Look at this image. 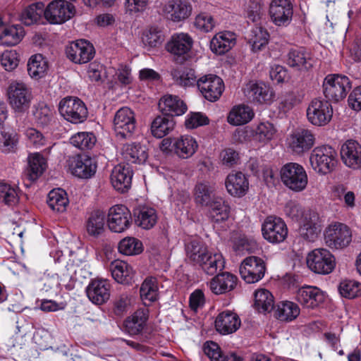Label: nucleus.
Here are the masks:
<instances>
[{"instance_id":"nucleus-1","label":"nucleus","mask_w":361,"mask_h":361,"mask_svg":"<svg viewBox=\"0 0 361 361\" xmlns=\"http://www.w3.org/2000/svg\"><path fill=\"white\" fill-rule=\"evenodd\" d=\"M282 183L294 192H301L305 189L308 178L307 173L301 165L290 162L283 165L280 171Z\"/></svg>"},{"instance_id":"nucleus-2","label":"nucleus","mask_w":361,"mask_h":361,"mask_svg":"<svg viewBox=\"0 0 361 361\" xmlns=\"http://www.w3.org/2000/svg\"><path fill=\"white\" fill-rule=\"evenodd\" d=\"M336 152L329 145L315 147L311 153L310 161L313 169L325 175L332 171L336 166Z\"/></svg>"},{"instance_id":"nucleus-3","label":"nucleus","mask_w":361,"mask_h":361,"mask_svg":"<svg viewBox=\"0 0 361 361\" xmlns=\"http://www.w3.org/2000/svg\"><path fill=\"white\" fill-rule=\"evenodd\" d=\"M9 104L16 112L25 113L32 99L31 89L24 82L12 81L7 90Z\"/></svg>"},{"instance_id":"nucleus-4","label":"nucleus","mask_w":361,"mask_h":361,"mask_svg":"<svg viewBox=\"0 0 361 361\" xmlns=\"http://www.w3.org/2000/svg\"><path fill=\"white\" fill-rule=\"evenodd\" d=\"M350 89V79L343 75H329L323 82L325 97L336 102L344 99Z\"/></svg>"},{"instance_id":"nucleus-5","label":"nucleus","mask_w":361,"mask_h":361,"mask_svg":"<svg viewBox=\"0 0 361 361\" xmlns=\"http://www.w3.org/2000/svg\"><path fill=\"white\" fill-rule=\"evenodd\" d=\"M60 114L68 121L73 123L84 122L88 115L85 103L75 97H66L59 104Z\"/></svg>"},{"instance_id":"nucleus-6","label":"nucleus","mask_w":361,"mask_h":361,"mask_svg":"<svg viewBox=\"0 0 361 361\" xmlns=\"http://www.w3.org/2000/svg\"><path fill=\"white\" fill-rule=\"evenodd\" d=\"M308 268L318 274H329L336 267V259L327 249H314L308 253L306 259Z\"/></svg>"},{"instance_id":"nucleus-7","label":"nucleus","mask_w":361,"mask_h":361,"mask_svg":"<svg viewBox=\"0 0 361 361\" xmlns=\"http://www.w3.org/2000/svg\"><path fill=\"white\" fill-rule=\"evenodd\" d=\"M324 235L326 245L332 249H343L352 240V231L349 226L339 222L329 225Z\"/></svg>"},{"instance_id":"nucleus-8","label":"nucleus","mask_w":361,"mask_h":361,"mask_svg":"<svg viewBox=\"0 0 361 361\" xmlns=\"http://www.w3.org/2000/svg\"><path fill=\"white\" fill-rule=\"evenodd\" d=\"M75 6L66 0H54L44 8V18L53 25L64 23L75 14Z\"/></svg>"},{"instance_id":"nucleus-9","label":"nucleus","mask_w":361,"mask_h":361,"mask_svg":"<svg viewBox=\"0 0 361 361\" xmlns=\"http://www.w3.org/2000/svg\"><path fill=\"white\" fill-rule=\"evenodd\" d=\"M262 233L264 238L269 243L278 244L286 238L288 228L282 219L269 216L262 225Z\"/></svg>"},{"instance_id":"nucleus-10","label":"nucleus","mask_w":361,"mask_h":361,"mask_svg":"<svg viewBox=\"0 0 361 361\" xmlns=\"http://www.w3.org/2000/svg\"><path fill=\"white\" fill-rule=\"evenodd\" d=\"M113 126L117 136L130 137L136 128L134 112L126 106L119 109L114 115Z\"/></svg>"},{"instance_id":"nucleus-11","label":"nucleus","mask_w":361,"mask_h":361,"mask_svg":"<svg viewBox=\"0 0 361 361\" xmlns=\"http://www.w3.org/2000/svg\"><path fill=\"white\" fill-rule=\"evenodd\" d=\"M332 114L331 105L328 101L324 99L312 100L307 109V118L314 126H325L331 121Z\"/></svg>"},{"instance_id":"nucleus-12","label":"nucleus","mask_w":361,"mask_h":361,"mask_svg":"<svg viewBox=\"0 0 361 361\" xmlns=\"http://www.w3.org/2000/svg\"><path fill=\"white\" fill-rule=\"evenodd\" d=\"M321 228L322 219L319 213L313 209H307L299 221V235L305 240L313 242L317 238Z\"/></svg>"},{"instance_id":"nucleus-13","label":"nucleus","mask_w":361,"mask_h":361,"mask_svg":"<svg viewBox=\"0 0 361 361\" xmlns=\"http://www.w3.org/2000/svg\"><path fill=\"white\" fill-rule=\"evenodd\" d=\"M269 13L271 21L278 27L288 26L293 19V6L290 0H271Z\"/></svg>"},{"instance_id":"nucleus-14","label":"nucleus","mask_w":361,"mask_h":361,"mask_svg":"<svg viewBox=\"0 0 361 361\" xmlns=\"http://www.w3.org/2000/svg\"><path fill=\"white\" fill-rule=\"evenodd\" d=\"M315 135L309 129L300 128L293 131L288 138V146L297 155H302L314 145Z\"/></svg>"},{"instance_id":"nucleus-15","label":"nucleus","mask_w":361,"mask_h":361,"mask_svg":"<svg viewBox=\"0 0 361 361\" xmlns=\"http://www.w3.org/2000/svg\"><path fill=\"white\" fill-rule=\"evenodd\" d=\"M68 166L73 175L80 178H90L97 170L95 161L88 155L77 154L68 158Z\"/></svg>"},{"instance_id":"nucleus-16","label":"nucleus","mask_w":361,"mask_h":361,"mask_svg":"<svg viewBox=\"0 0 361 361\" xmlns=\"http://www.w3.org/2000/svg\"><path fill=\"white\" fill-rule=\"evenodd\" d=\"M265 270L264 260L256 256L246 257L240 266V276L247 283L260 281L264 276Z\"/></svg>"},{"instance_id":"nucleus-17","label":"nucleus","mask_w":361,"mask_h":361,"mask_svg":"<svg viewBox=\"0 0 361 361\" xmlns=\"http://www.w3.org/2000/svg\"><path fill=\"white\" fill-rule=\"evenodd\" d=\"M132 217L130 210L123 204L111 207L107 215V225L115 233H122L131 225Z\"/></svg>"},{"instance_id":"nucleus-18","label":"nucleus","mask_w":361,"mask_h":361,"mask_svg":"<svg viewBox=\"0 0 361 361\" xmlns=\"http://www.w3.org/2000/svg\"><path fill=\"white\" fill-rule=\"evenodd\" d=\"M197 87L207 100L216 102L224 90V83L220 77L209 74L198 79Z\"/></svg>"},{"instance_id":"nucleus-19","label":"nucleus","mask_w":361,"mask_h":361,"mask_svg":"<svg viewBox=\"0 0 361 361\" xmlns=\"http://www.w3.org/2000/svg\"><path fill=\"white\" fill-rule=\"evenodd\" d=\"M162 11L168 20L180 23L191 16L192 2L190 0H169L164 5Z\"/></svg>"},{"instance_id":"nucleus-20","label":"nucleus","mask_w":361,"mask_h":361,"mask_svg":"<svg viewBox=\"0 0 361 361\" xmlns=\"http://www.w3.org/2000/svg\"><path fill=\"white\" fill-rule=\"evenodd\" d=\"M67 57L75 63H86L93 59L95 51L93 45L85 39L71 42L66 48Z\"/></svg>"},{"instance_id":"nucleus-21","label":"nucleus","mask_w":361,"mask_h":361,"mask_svg":"<svg viewBox=\"0 0 361 361\" xmlns=\"http://www.w3.org/2000/svg\"><path fill=\"white\" fill-rule=\"evenodd\" d=\"M133 175V169L128 164L116 166L110 176L112 186L121 192L128 191L131 186Z\"/></svg>"},{"instance_id":"nucleus-22","label":"nucleus","mask_w":361,"mask_h":361,"mask_svg":"<svg viewBox=\"0 0 361 361\" xmlns=\"http://www.w3.org/2000/svg\"><path fill=\"white\" fill-rule=\"evenodd\" d=\"M193 39L191 36L185 32L175 33L166 45V50L171 54L184 57L191 50Z\"/></svg>"},{"instance_id":"nucleus-23","label":"nucleus","mask_w":361,"mask_h":361,"mask_svg":"<svg viewBox=\"0 0 361 361\" xmlns=\"http://www.w3.org/2000/svg\"><path fill=\"white\" fill-rule=\"evenodd\" d=\"M86 293L92 303L104 304L110 297V283L106 279L93 280L87 286Z\"/></svg>"},{"instance_id":"nucleus-24","label":"nucleus","mask_w":361,"mask_h":361,"mask_svg":"<svg viewBox=\"0 0 361 361\" xmlns=\"http://www.w3.org/2000/svg\"><path fill=\"white\" fill-rule=\"evenodd\" d=\"M135 224L143 229L153 228L158 219L156 209L147 204H138L133 210Z\"/></svg>"},{"instance_id":"nucleus-25","label":"nucleus","mask_w":361,"mask_h":361,"mask_svg":"<svg viewBox=\"0 0 361 361\" xmlns=\"http://www.w3.org/2000/svg\"><path fill=\"white\" fill-rule=\"evenodd\" d=\"M159 109L165 116L173 118L181 116L187 111V106L178 96L167 94L158 104Z\"/></svg>"},{"instance_id":"nucleus-26","label":"nucleus","mask_w":361,"mask_h":361,"mask_svg":"<svg viewBox=\"0 0 361 361\" xmlns=\"http://www.w3.org/2000/svg\"><path fill=\"white\" fill-rule=\"evenodd\" d=\"M295 298L303 307L313 309L324 302V294L315 286H303L297 291Z\"/></svg>"},{"instance_id":"nucleus-27","label":"nucleus","mask_w":361,"mask_h":361,"mask_svg":"<svg viewBox=\"0 0 361 361\" xmlns=\"http://www.w3.org/2000/svg\"><path fill=\"white\" fill-rule=\"evenodd\" d=\"M341 157L347 166L353 169L361 168V145L357 141H346L341 147Z\"/></svg>"},{"instance_id":"nucleus-28","label":"nucleus","mask_w":361,"mask_h":361,"mask_svg":"<svg viewBox=\"0 0 361 361\" xmlns=\"http://www.w3.org/2000/svg\"><path fill=\"white\" fill-rule=\"evenodd\" d=\"M241 322L238 315L230 310L220 312L215 319V327L221 334L235 332L240 326Z\"/></svg>"},{"instance_id":"nucleus-29","label":"nucleus","mask_w":361,"mask_h":361,"mask_svg":"<svg viewBox=\"0 0 361 361\" xmlns=\"http://www.w3.org/2000/svg\"><path fill=\"white\" fill-rule=\"evenodd\" d=\"M54 109L44 102H39L33 104L32 115L37 127L46 128L51 126L55 121Z\"/></svg>"},{"instance_id":"nucleus-30","label":"nucleus","mask_w":361,"mask_h":361,"mask_svg":"<svg viewBox=\"0 0 361 361\" xmlns=\"http://www.w3.org/2000/svg\"><path fill=\"white\" fill-rule=\"evenodd\" d=\"M237 281L236 276L229 272H223L211 280L209 288L216 295L224 294L233 290L237 285Z\"/></svg>"},{"instance_id":"nucleus-31","label":"nucleus","mask_w":361,"mask_h":361,"mask_svg":"<svg viewBox=\"0 0 361 361\" xmlns=\"http://www.w3.org/2000/svg\"><path fill=\"white\" fill-rule=\"evenodd\" d=\"M236 43V36L234 32L223 31L216 33L210 42L212 52L223 55L228 52Z\"/></svg>"},{"instance_id":"nucleus-32","label":"nucleus","mask_w":361,"mask_h":361,"mask_svg":"<svg viewBox=\"0 0 361 361\" xmlns=\"http://www.w3.org/2000/svg\"><path fill=\"white\" fill-rule=\"evenodd\" d=\"M225 185L231 195L238 197L244 196L249 188L248 180L242 172L228 174Z\"/></svg>"},{"instance_id":"nucleus-33","label":"nucleus","mask_w":361,"mask_h":361,"mask_svg":"<svg viewBox=\"0 0 361 361\" xmlns=\"http://www.w3.org/2000/svg\"><path fill=\"white\" fill-rule=\"evenodd\" d=\"M245 92L250 101L258 104H267L274 96L271 88L263 82L250 84Z\"/></svg>"},{"instance_id":"nucleus-34","label":"nucleus","mask_w":361,"mask_h":361,"mask_svg":"<svg viewBox=\"0 0 361 361\" xmlns=\"http://www.w3.org/2000/svg\"><path fill=\"white\" fill-rule=\"evenodd\" d=\"M109 271L116 281L122 284H130L134 277L132 267L127 262L121 260H115L109 265Z\"/></svg>"},{"instance_id":"nucleus-35","label":"nucleus","mask_w":361,"mask_h":361,"mask_svg":"<svg viewBox=\"0 0 361 361\" xmlns=\"http://www.w3.org/2000/svg\"><path fill=\"white\" fill-rule=\"evenodd\" d=\"M172 147L175 154L182 159L192 157L198 147L196 140L190 135H182L176 139Z\"/></svg>"},{"instance_id":"nucleus-36","label":"nucleus","mask_w":361,"mask_h":361,"mask_svg":"<svg viewBox=\"0 0 361 361\" xmlns=\"http://www.w3.org/2000/svg\"><path fill=\"white\" fill-rule=\"evenodd\" d=\"M147 319L148 311L145 309H139L126 319V330L131 336L137 335L145 329Z\"/></svg>"},{"instance_id":"nucleus-37","label":"nucleus","mask_w":361,"mask_h":361,"mask_svg":"<svg viewBox=\"0 0 361 361\" xmlns=\"http://www.w3.org/2000/svg\"><path fill=\"white\" fill-rule=\"evenodd\" d=\"M123 159L128 163L143 164L147 159L146 147L140 143L124 145L122 147Z\"/></svg>"},{"instance_id":"nucleus-38","label":"nucleus","mask_w":361,"mask_h":361,"mask_svg":"<svg viewBox=\"0 0 361 361\" xmlns=\"http://www.w3.org/2000/svg\"><path fill=\"white\" fill-rule=\"evenodd\" d=\"M203 351L211 361H243L234 353H224L219 345L212 341L204 343Z\"/></svg>"},{"instance_id":"nucleus-39","label":"nucleus","mask_w":361,"mask_h":361,"mask_svg":"<svg viewBox=\"0 0 361 361\" xmlns=\"http://www.w3.org/2000/svg\"><path fill=\"white\" fill-rule=\"evenodd\" d=\"M185 250L188 259L195 264L202 262L209 252L207 245L200 238H191L186 241Z\"/></svg>"},{"instance_id":"nucleus-40","label":"nucleus","mask_w":361,"mask_h":361,"mask_svg":"<svg viewBox=\"0 0 361 361\" xmlns=\"http://www.w3.org/2000/svg\"><path fill=\"white\" fill-rule=\"evenodd\" d=\"M45 160L38 153L33 154L28 157V165L24 172V177L30 182L35 181L45 170Z\"/></svg>"},{"instance_id":"nucleus-41","label":"nucleus","mask_w":361,"mask_h":361,"mask_svg":"<svg viewBox=\"0 0 361 361\" xmlns=\"http://www.w3.org/2000/svg\"><path fill=\"white\" fill-rule=\"evenodd\" d=\"M253 110L248 106L240 104L235 106L230 111L228 122L233 126H241L250 122L254 117Z\"/></svg>"},{"instance_id":"nucleus-42","label":"nucleus","mask_w":361,"mask_h":361,"mask_svg":"<svg viewBox=\"0 0 361 361\" xmlns=\"http://www.w3.org/2000/svg\"><path fill=\"white\" fill-rule=\"evenodd\" d=\"M24 35V30L20 25L5 27L0 32V44L5 47L15 46L22 40Z\"/></svg>"},{"instance_id":"nucleus-43","label":"nucleus","mask_w":361,"mask_h":361,"mask_svg":"<svg viewBox=\"0 0 361 361\" xmlns=\"http://www.w3.org/2000/svg\"><path fill=\"white\" fill-rule=\"evenodd\" d=\"M200 266L202 270L208 275H214L218 271H221L224 268V261L221 254L211 253L206 254L205 257L202 258V262L197 264Z\"/></svg>"},{"instance_id":"nucleus-44","label":"nucleus","mask_w":361,"mask_h":361,"mask_svg":"<svg viewBox=\"0 0 361 361\" xmlns=\"http://www.w3.org/2000/svg\"><path fill=\"white\" fill-rule=\"evenodd\" d=\"M300 314L298 305L288 300L281 301L278 303L275 311V317L282 322H291L295 319Z\"/></svg>"},{"instance_id":"nucleus-45","label":"nucleus","mask_w":361,"mask_h":361,"mask_svg":"<svg viewBox=\"0 0 361 361\" xmlns=\"http://www.w3.org/2000/svg\"><path fill=\"white\" fill-rule=\"evenodd\" d=\"M209 206V217L214 223L225 221L229 217L230 207L221 198L216 197Z\"/></svg>"},{"instance_id":"nucleus-46","label":"nucleus","mask_w":361,"mask_h":361,"mask_svg":"<svg viewBox=\"0 0 361 361\" xmlns=\"http://www.w3.org/2000/svg\"><path fill=\"white\" fill-rule=\"evenodd\" d=\"M175 122L173 118L166 116H157L151 124V132L153 136L162 138L168 135L174 128Z\"/></svg>"},{"instance_id":"nucleus-47","label":"nucleus","mask_w":361,"mask_h":361,"mask_svg":"<svg viewBox=\"0 0 361 361\" xmlns=\"http://www.w3.org/2000/svg\"><path fill=\"white\" fill-rule=\"evenodd\" d=\"M213 187L207 182L197 183L194 188V198L197 204L209 206L216 199Z\"/></svg>"},{"instance_id":"nucleus-48","label":"nucleus","mask_w":361,"mask_h":361,"mask_svg":"<svg viewBox=\"0 0 361 361\" xmlns=\"http://www.w3.org/2000/svg\"><path fill=\"white\" fill-rule=\"evenodd\" d=\"M68 202L66 191L61 188L54 189L48 194L47 204L53 211L57 212H65Z\"/></svg>"},{"instance_id":"nucleus-49","label":"nucleus","mask_w":361,"mask_h":361,"mask_svg":"<svg viewBox=\"0 0 361 361\" xmlns=\"http://www.w3.org/2000/svg\"><path fill=\"white\" fill-rule=\"evenodd\" d=\"M27 66L29 75L35 79L42 78L48 69L47 61L40 54L32 56Z\"/></svg>"},{"instance_id":"nucleus-50","label":"nucleus","mask_w":361,"mask_h":361,"mask_svg":"<svg viewBox=\"0 0 361 361\" xmlns=\"http://www.w3.org/2000/svg\"><path fill=\"white\" fill-rule=\"evenodd\" d=\"M233 248L238 254L255 252L258 250L257 241L243 234H237L232 237Z\"/></svg>"},{"instance_id":"nucleus-51","label":"nucleus","mask_w":361,"mask_h":361,"mask_svg":"<svg viewBox=\"0 0 361 361\" xmlns=\"http://www.w3.org/2000/svg\"><path fill=\"white\" fill-rule=\"evenodd\" d=\"M287 64L298 69H309L312 67L310 58L302 49H293L289 51L286 59Z\"/></svg>"},{"instance_id":"nucleus-52","label":"nucleus","mask_w":361,"mask_h":361,"mask_svg":"<svg viewBox=\"0 0 361 361\" xmlns=\"http://www.w3.org/2000/svg\"><path fill=\"white\" fill-rule=\"evenodd\" d=\"M269 39V32L262 27H253L247 37L248 43L253 51L262 50L268 44Z\"/></svg>"},{"instance_id":"nucleus-53","label":"nucleus","mask_w":361,"mask_h":361,"mask_svg":"<svg viewBox=\"0 0 361 361\" xmlns=\"http://www.w3.org/2000/svg\"><path fill=\"white\" fill-rule=\"evenodd\" d=\"M44 14V4L36 2L27 6L20 15V20L25 25H31L36 23Z\"/></svg>"},{"instance_id":"nucleus-54","label":"nucleus","mask_w":361,"mask_h":361,"mask_svg":"<svg viewBox=\"0 0 361 361\" xmlns=\"http://www.w3.org/2000/svg\"><path fill=\"white\" fill-rule=\"evenodd\" d=\"M255 307L259 312H270L274 307V298L267 289H258L255 292Z\"/></svg>"},{"instance_id":"nucleus-55","label":"nucleus","mask_w":361,"mask_h":361,"mask_svg":"<svg viewBox=\"0 0 361 361\" xmlns=\"http://www.w3.org/2000/svg\"><path fill=\"white\" fill-rule=\"evenodd\" d=\"M173 77L176 82L180 86L188 87L197 85L198 80L195 70L191 68L183 67L176 69L173 72Z\"/></svg>"},{"instance_id":"nucleus-56","label":"nucleus","mask_w":361,"mask_h":361,"mask_svg":"<svg viewBox=\"0 0 361 361\" xmlns=\"http://www.w3.org/2000/svg\"><path fill=\"white\" fill-rule=\"evenodd\" d=\"M105 214L97 210L91 213L87 222V231L90 235L98 236L104 229Z\"/></svg>"},{"instance_id":"nucleus-57","label":"nucleus","mask_w":361,"mask_h":361,"mask_svg":"<svg viewBox=\"0 0 361 361\" xmlns=\"http://www.w3.org/2000/svg\"><path fill=\"white\" fill-rule=\"evenodd\" d=\"M97 142V138L92 133L79 132L71 136L70 142L75 147L86 150L92 149Z\"/></svg>"},{"instance_id":"nucleus-58","label":"nucleus","mask_w":361,"mask_h":361,"mask_svg":"<svg viewBox=\"0 0 361 361\" xmlns=\"http://www.w3.org/2000/svg\"><path fill=\"white\" fill-rule=\"evenodd\" d=\"M342 297L352 299L361 295V283L354 280H344L338 286Z\"/></svg>"},{"instance_id":"nucleus-59","label":"nucleus","mask_w":361,"mask_h":361,"mask_svg":"<svg viewBox=\"0 0 361 361\" xmlns=\"http://www.w3.org/2000/svg\"><path fill=\"white\" fill-rule=\"evenodd\" d=\"M118 250L126 255H137L142 251V243L135 238H126L120 241Z\"/></svg>"},{"instance_id":"nucleus-60","label":"nucleus","mask_w":361,"mask_h":361,"mask_svg":"<svg viewBox=\"0 0 361 361\" xmlns=\"http://www.w3.org/2000/svg\"><path fill=\"white\" fill-rule=\"evenodd\" d=\"M158 288L155 278H147L141 285L140 293L143 300L150 302L155 301L157 298Z\"/></svg>"},{"instance_id":"nucleus-61","label":"nucleus","mask_w":361,"mask_h":361,"mask_svg":"<svg viewBox=\"0 0 361 361\" xmlns=\"http://www.w3.org/2000/svg\"><path fill=\"white\" fill-rule=\"evenodd\" d=\"M142 40L145 47L153 48L161 44L164 37L158 27H151L144 32Z\"/></svg>"},{"instance_id":"nucleus-62","label":"nucleus","mask_w":361,"mask_h":361,"mask_svg":"<svg viewBox=\"0 0 361 361\" xmlns=\"http://www.w3.org/2000/svg\"><path fill=\"white\" fill-rule=\"evenodd\" d=\"M0 202L7 205L16 204L18 202L16 188L6 183L0 182Z\"/></svg>"},{"instance_id":"nucleus-63","label":"nucleus","mask_w":361,"mask_h":361,"mask_svg":"<svg viewBox=\"0 0 361 361\" xmlns=\"http://www.w3.org/2000/svg\"><path fill=\"white\" fill-rule=\"evenodd\" d=\"M303 95L298 92L291 91L283 94L280 99L279 108L286 112L292 109L294 106L300 103Z\"/></svg>"},{"instance_id":"nucleus-64","label":"nucleus","mask_w":361,"mask_h":361,"mask_svg":"<svg viewBox=\"0 0 361 361\" xmlns=\"http://www.w3.org/2000/svg\"><path fill=\"white\" fill-rule=\"evenodd\" d=\"M194 25L201 32H209L214 27L215 21L211 14L202 12L196 16Z\"/></svg>"}]
</instances>
